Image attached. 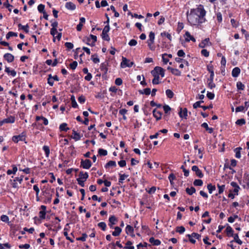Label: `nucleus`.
<instances>
[{
	"instance_id": "obj_1",
	"label": "nucleus",
	"mask_w": 249,
	"mask_h": 249,
	"mask_svg": "<svg viewBox=\"0 0 249 249\" xmlns=\"http://www.w3.org/2000/svg\"><path fill=\"white\" fill-rule=\"evenodd\" d=\"M205 14L206 11L201 5L196 8L191 9L190 14L188 11L186 13L188 22L194 25L204 22L205 21Z\"/></svg>"
},
{
	"instance_id": "obj_2",
	"label": "nucleus",
	"mask_w": 249,
	"mask_h": 249,
	"mask_svg": "<svg viewBox=\"0 0 249 249\" xmlns=\"http://www.w3.org/2000/svg\"><path fill=\"white\" fill-rule=\"evenodd\" d=\"M89 178V175L88 173L81 171L79 173V178H77V181L79 185L81 187H84V182Z\"/></svg>"
},
{
	"instance_id": "obj_3",
	"label": "nucleus",
	"mask_w": 249,
	"mask_h": 249,
	"mask_svg": "<svg viewBox=\"0 0 249 249\" xmlns=\"http://www.w3.org/2000/svg\"><path fill=\"white\" fill-rule=\"evenodd\" d=\"M134 65L133 62H130V60L126 58L125 57H123L122 62L121 63V66L122 68L131 67Z\"/></svg>"
},
{
	"instance_id": "obj_4",
	"label": "nucleus",
	"mask_w": 249,
	"mask_h": 249,
	"mask_svg": "<svg viewBox=\"0 0 249 249\" xmlns=\"http://www.w3.org/2000/svg\"><path fill=\"white\" fill-rule=\"evenodd\" d=\"M91 165V162L89 160H81L80 166L84 169H89Z\"/></svg>"
},
{
	"instance_id": "obj_5",
	"label": "nucleus",
	"mask_w": 249,
	"mask_h": 249,
	"mask_svg": "<svg viewBox=\"0 0 249 249\" xmlns=\"http://www.w3.org/2000/svg\"><path fill=\"white\" fill-rule=\"evenodd\" d=\"M15 118L13 116H10L7 118H5L3 120L0 121V126H1L3 124L5 123H13L15 122Z\"/></svg>"
},
{
	"instance_id": "obj_6",
	"label": "nucleus",
	"mask_w": 249,
	"mask_h": 249,
	"mask_svg": "<svg viewBox=\"0 0 249 249\" xmlns=\"http://www.w3.org/2000/svg\"><path fill=\"white\" fill-rule=\"evenodd\" d=\"M192 170L195 172L196 175L200 178H201L203 177V174H202L201 171L198 168L197 166L194 165L192 167Z\"/></svg>"
},
{
	"instance_id": "obj_7",
	"label": "nucleus",
	"mask_w": 249,
	"mask_h": 249,
	"mask_svg": "<svg viewBox=\"0 0 249 249\" xmlns=\"http://www.w3.org/2000/svg\"><path fill=\"white\" fill-rule=\"evenodd\" d=\"M108 220V225L110 226V228H114L113 226L115 225L118 221L117 218L114 215H111L109 217Z\"/></svg>"
},
{
	"instance_id": "obj_8",
	"label": "nucleus",
	"mask_w": 249,
	"mask_h": 249,
	"mask_svg": "<svg viewBox=\"0 0 249 249\" xmlns=\"http://www.w3.org/2000/svg\"><path fill=\"white\" fill-rule=\"evenodd\" d=\"M152 71H155L156 73L158 75L160 74L161 77H164V70L163 69L160 67L157 66L154 68V70Z\"/></svg>"
},
{
	"instance_id": "obj_9",
	"label": "nucleus",
	"mask_w": 249,
	"mask_h": 249,
	"mask_svg": "<svg viewBox=\"0 0 249 249\" xmlns=\"http://www.w3.org/2000/svg\"><path fill=\"white\" fill-rule=\"evenodd\" d=\"M151 73L154 76V79L152 80V83L154 85L158 84L159 83V75L156 73L155 71H151Z\"/></svg>"
},
{
	"instance_id": "obj_10",
	"label": "nucleus",
	"mask_w": 249,
	"mask_h": 249,
	"mask_svg": "<svg viewBox=\"0 0 249 249\" xmlns=\"http://www.w3.org/2000/svg\"><path fill=\"white\" fill-rule=\"evenodd\" d=\"M108 63L107 62H105L101 64L100 70L102 71L104 74H107V72Z\"/></svg>"
},
{
	"instance_id": "obj_11",
	"label": "nucleus",
	"mask_w": 249,
	"mask_h": 249,
	"mask_svg": "<svg viewBox=\"0 0 249 249\" xmlns=\"http://www.w3.org/2000/svg\"><path fill=\"white\" fill-rule=\"evenodd\" d=\"M185 41L186 42H189L190 40H192L193 42H196V39L191 35L190 33L188 31L186 32L185 34Z\"/></svg>"
},
{
	"instance_id": "obj_12",
	"label": "nucleus",
	"mask_w": 249,
	"mask_h": 249,
	"mask_svg": "<svg viewBox=\"0 0 249 249\" xmlns=\"http://www.w3.org/2000/svg\"><path fill=\"white\" fill-rule=\"evenodd\" d=\"M178 114L180 117L184 118L186 119L187 116V109L186 108H184L183 110L182 108H180V111L178 112Z\"/></svg>"
},
{
	"instance_id": "obj_13",
	"label": "nucleus",
	"mask_w": 249,
	"mask_h": 249,
	"mask_svg": "<svg viewBox=\"0 0 249 249\" xmlns=\"http://www.w3.org/2000/svg\"><path fill=\"white\" fill-rule=\"evenodd\" d=\"M3 57L8 62H12L14 59V56L12 54L9 53H5Z\"/></svg>"
},
{
	"instance_id": "obj_14",
	"label": "nucleus",
	"mask_w": 249,
	"mask_h": 249,
	"mask_svg": "<svg viewBox=\"0 0 249 249\" xmlns=\"http://www.w3.org/2000/svg\"><path fill=\"white\" fill-rule=\"evenodd\" d=\"M153 115L156 118L157 120H159L161 118L162 113L159 111H157L156 109L153 110Z\"/></svg>"
},
{
	"instance_id": "obj_15",
	"label": "nucleus",
	"mask_w": 249,
	"mask_h": 249,
	"mask_svg": "<svg viewBox=\"0 0 249 249\" xmlns=\"http://www.w3.org/2000/svg\"><path fill=\"white\" fill-rule=\"evenodd\" d=\"M25 140L24 136L23 135H18V136H14L12 138V140L15 142L17 143L19 141H23Z\"/></svg>"
},
{
	"instance_id": "obj_16",
	"label": "nucleus",
	"mask_w": 249,
	"mask_h": 249,
	"mask_svg": "<svg viewBox=\"0 0 249 249\" xmlns=\"http://www.w3.org/2000/svg\"><path fill=\"white\" fill-rule=\"evenodd\" d=\"M209 43L211 44V43L209 42V38H207L201 41V42L199 44V47L200 48H203L206 46L209 45Z\"/></svg>"
},
{
	"instance_id": "obj_17",
	"label": "nucleus",
	"mask_w": 249,
	"mask_h": 249,
	"mask_svg": "<svg viewBox=\"0 0 249 249\" xmlns=\"http://www.w3.org/2000/svg\"><path fill=\"white\" fill-rule=\"evenodd\" d=\"M113 229H114L115 231L112 232V235L114 236H118L120 235L122 231V229L119 227H115Z\"/></svg>"
},
{
	"instance_id": "obj_18",
	"label": "nucleus",
	"mask_w": 249,
	"mask_h": 249,
	"mask_svg": "<svg viewBox=\"0 0 249 249\" xmlns=\"http://www.w3.org/2000/svg\"><path fill=\"white\" fill-rule=\"evenodd\" d=\"M65 7L68 9L74 10L76 8L75 5L71 2H68L66 3Z\"/></svg>"
},
{
	"instance_id": "obj_19",
	"label": "nucleus",
	"mask_w": 249,
	"mask_h": 249,
	"mask_svg": "<svg viewBox=\"0 0 249 249\" xmlns=\"http://www.w3.org/2000/svg\"><path fill=\"white\" fill-rule=\"evenodd\" d=\"M73 135L71 136V138L73 139L75 141H77L80 139L81 136L79 133H77L74 130H72Z\"/></svg>"
},
{
	"instance_id": "obj_20",
	"label": "nucleus",
	"mask_w": 249,
	"mask_h": 249,
	"mask_svg": "<svg viewBox=\"0 0 249 249\" xmlns=\"http://www.w3.org/2000/svg\"><path fill=\"white\" fill-rule=\"evenodd\" d=\"M240 72V69L238 67H235L232 71V76L236 77L239 75Z\"/></svg>"
},
{
	"instance_id": "obj_21",
	"label": "nucleus",
	"mask_w": 249,
	"mask_h": 249,
	"mask_svg": "<svg viewBox=\"0 0 249 249\" xmlns=\"http://www.w3.org/2000/svg\"><path fill=\"white\" fill-rule=\"evenodd\" d=\"M226 232L228 236H232L233 234V231L231 227L230 226H228L226 229Z\"/></svg>"
},
{
	"instance_id": "obj_22",
	"label": "nucleus",
	"mask_w": 249,
	"mask_h": 249,
	"mask_svg": "<svg viewBox=\"0 0 249 249\" xmlns=\"http://www.w3.org/2000/svg\"><path fill=\"white\" fill-rule=\"evenodd\" d=\"M149 242L153 245L158 246L160 244V241L158 239H155L154 237H151L149 239Z\"/></svg>"
},
{
	"instance_id": "obj_23",
	"label": "nucleus",
	"mask_w": 249,
	"mask_h": 249,
	"mask_svg": "<svg viewBox=\"0 0 249 249\" xmlns=\"http://www.w3.org/2000/svg\"><path fill=\"white\" fill-rule=\"evenodd\" d=\"M67 124L66 123H62L59 126V129L60 131H67L70 129L69 127H67Z\"/></svg>"
},
{
	"instance_id": "obj_24",
	"label": "nucleus",
	"mask_w": 249,
	"mask_h": 249,
	"mask_svg": "<svg viewBox=\"0 0 249 249\" xmlns=\"http://www.w3.org/2000/svg\"><path fill=\"white\" fill-rule=\"evenodd\" d=\"M139 93L142 94H145L146 95H148L150 94L151 89L150 88H146L142 90H140L139 91Z\"/></svg>"
},
{
	"instance_id": "obj_25",
	"label": "nucleus",
	"mask_w": 249,
	"mask_h": 249,
	"mask_svg": "<svg viewBox=\"0 0 249 249\" xmlns=\"http://www.w3.org/2000/svg\"><path fill=\"white\" fill-rule=\"evenodd\" d=\"M201 126L206 129L209 133H212L213 132V128L209 127L208 124L206 123H204L201 124Z\"/></svg>"
},
{
	"instance_id": "obj_26",
	"label": "nucleus",
	"mask_w": 249,
	"mask_h": 249,
	"mask_svg": "<svg viewBox=\"0 0 249 249\" xmlns=\"http://www.w3.org/2000/svg\"><path fill=\"white\" fill-rule=\"evenodd\" d=\"M18 28L23 30L26 33H29V26L28 24L23 26L21 24L19 23L18 25Z\"/></svg>"
},
{
	"instance_id": "obj_27",
	"label": "nucleus",
	"mask_w": 249,
	"mask_h": 249,
	"mask_svg": "<svg viewBox=\"0 0 249 249\" xmlns=\"http://www.w3.org/2000/svg\"><path fill=\"white\" fill-rule=\"evenodd\" d=\"M5 71L7 73L10 74L13 76H15L16 75V71L15 70L10 71L8 67H6Z\"/></svg>"
},
{
	"instance_id": "obj_28",
	"label": "nucleus",
	"mask_w": 249,
	"mask_h": 249,
	"mask_svg": "<svg viewBox=\"0 0 249 249\" xmlns=\"http://www.w3.org/2000/svg\"><path fill=\"white\" fill-rule=\"evenodd\" d=\"M186 192L188 195H192L196 192V189L193 187H191L190 188H187L186 189Z\"/></svg>"
},
{
	"instance_id": "obj_29",
	"label": "nucleus",
	"mask_w": 249,
	"mask_h": 249,
	"mask_svg": "<svg viewBox=\"0 0 249 249\" xmlns=\"http://www.w3.org/2000/svg\"><path fill=\"white\" fill-rule=\"evenodd\" d=\"M116 166V163L115 161L110 160L105 166V167L107 169L110 166L115 167Z\"/></svg>"
},
{
	"instance_id": "obj_30",
	"label": "nucleus",
	"mask_w": 249,
	"mask_h": 249,
	"mask_svg": "<svg viewBox=\"0 0 249 249\" xmlns=\"http://www.w3.org/2000/svg\"><path fill=\"white\" fill-rule=\"evenodd\" d=\"M71 106L72 107L76 108L78 107L77 103L75 101V97L73 95H72L71 97Z\"/></svg>"
},
{
	"instance_id": "obj_31",
	"label": "nucleus",
	"mask_w": 249,
	"mask_h": 249,
	"mask_svg": "<svg viewBox=\"0 0 249 249\" xmlns=\"http://www.w3.org/2000/svg\"><path fill=\"white\" fill-rule=\"evenodd\" d=\"M242 149V148L239 147L235 149L234 151L235 152V157L237 158H240L241 157V153L240 151Z\"/></svg>"
},
{
	"instance_id": "obj_32",
	"label": "nucleus",
	"mask_w": 249,
	"mask_h": 249,
	"mask_svg": "<svg viewBox=\"0 0 249 249\" xmlns=\"http://www.w3.org/2000/svg\"><path fill=\"white\" fill-rule=\"evenodd\" d=\"M64 235L66 237V239L68 240H69L71 243H73L74 242L73 240L71 238L68 236V234L67 232L68 229L66 228H64Z\"/></svg>"
},
{
	"instance_id": "obj_33",
	"label": "nucleus",
	"mask_w": 249,
	"mask_h": 249,
	"mask_svg": "<svg viewBox=\"0 0 249 249\" xmlns=\"http://www.w3.org/2000/svg\"><path fill=\"white\" fill-rule=\"evenodd\" d=\"M18 34L17 33L9 32L6 35V38L7 39H9L11 36H17Z\"/></svg>"
},
{
	"instance_id": "obj_34",
	"label": "nucleus",
	"mask_w": 249,
	"mask_h": 249,
	"mask_svg": "<svg viewBox=\"0 0 249 249\" xmlns=\"http://www.w3.org/2000/svg\"><path fill=\"white\" fill-rule=\"evenodd\" d=\"M207 188L209 190V193H212V192L215 190L216 188L214 185H213L212 184H208L207 185Z\"/></svg>"
},
{
	"instance_id": "obj_35",
	"label": "nucleus",
	"mask_w": 249,
	"mask_h": 249,
	"mask_svg": "<svg viewBox=\"0 0 249 249\" xmlns=\"http://www.w3.org/2000/svg\"><path fill=\"white\" fill-rule=\"evenodd\" d=\"M232 236L234 237V241L235 242L239 245H241L242 244V241L239 239L238 235L237 233L234 234Z\"/></svg>"
},
{
	"instance_id": "obj_36",
	"label": "nucleus",
	"mask_w": 249,
	"mask_h": 249,
	"mask_svg": "<svg viewBox=\"0 0 249 249\" xmlns=\"http://www.w3.org/2000/svg\"><path fill=\"white\" fill-rule=\"evenodd\" d=\"M98 226L104 231L106 230L107 225L104 222L99 223L98 224Z\"/></svg>"
},
{
	"instance_id": "obj_37",
	"label": "nucleus",
	"mask_w": 249,
	"mask_h": 249,
	"mask_svg": "<svg viewBox=\"0 0 249 249\" xmlns=\"http://www.w3.org/2000/svg\"><path fill=\"white\" fill-rule=\"evenodd\" d=\"M98 154L100 156H106L107 154V152L106 150L100 148L98 150Z\"/></svg>"
},
{
	"instance_id": "obj_38",
	"label": "nucleus",
	"mask_w": 249,
	"mask_h": 249,
	"mask_svg": "<svg viewBox=\"0 0 249 249\" xmlns=\"http://www.w3.org/2000/svg\"><path fill=\"white\" fill-rule=\"evenodd\" d=\"M134 229L132 226L130 225H127L125 228V231L127 234H128L129 233H132Z\"/></svg>"
},
{
	"instance_id": "obj_39",
	"label": "nucleus",
	"mask_w": 249,
	"mask_h": 249,
	"mask_svg": "<svg viewBox=\"0 0 249 249\" xmlns=\"http://www.w3.org/2000/svg\"><path fill=\"white\" fill-rule=\"evenodd\" d=\"M17 167L15 166V165H13V170H8L7 171V174L8 175H11L12 174H15L16 172H17Z\"/></svg>"
},
{
	"instance_id": "obj_40",
	"label": "nucleus",
	"mask_w": 249,
	"mask_h": 249,
	"mask_svg": "<svg viewBox=\"0 0 249 249\" xmlns=\"http://www.w3.org/2000/svg\"><path fill=\"white\" fill-rule=\"evenodd\" d=\"M189 238L193 237H195L197 239H199V238L201 237L200 235L195 232H193L192 233V234H187V235Z\"/></svg>"
},
{
	"instance_id": "obj_41",
	"label": "nucleus",
	"mask_w": 249,
	"mask_h": 249,
	"mask_svg": "<svg viewBox=\"0 0 249 249\" xmlns=\"http://www.w3.org/2000/svg\"><path fill=\"white\" fill-rule=\"evenodd\" d=\"M166 92V94L167 95V96L169 98H173V96H174V93L173 92V91L170 90V89H167L165 91Z\"/></svg>"
},
{
	"instance_id": "obj_42",
	"label": "nucleus",
	"mask_w": 249,
	"mask_h": 249,
	"mask_svg": "<svg viewBox=\"0 0 249 249\" xmlns=\"http://www.w3.org/2000/svg\"><path fill=\"white\" fill-rule=\"evenodd\" d=\"M236 87L239 90H244L245 86L241 82H238L236 84Z\"/></svg>"
},
{
	"instance_id": "obj_43",
	"label": "nucleus",
	"mask_w": 249,
	"mask_h": 249,
	"mask_svg": "<svg viewBox=\"0 0 249 249\" xmlns=\"http://www.w3.org/2000/svg\"><path fill=\"white\" fill-rule=\"evenodd\" d=\"M203 184V181L201 179H195L194 181V185L195 186H201Z\"/></svg>"
},
{
	"instance_id": "obj_44",
	"label": "nucleus",
	"mask_w": 249,
	"mask_h": 249,
	"mask_svg": "<svg viewBox=\"0 0 249 249\" xmlns=\"http://www.w3.org/2000/svg\"><path fill=\"white\" fill-rule=\"evenodd\" d=\"M48 83L51 86H53V80L51 74L49 75V77L48 78Z\"/></svg>"
},
{
	"instance_id": "obj_45",
	"label": "nucleus",
	"mask_w": 249,
	"mask_h": 249,
	"mask_svg": "<svg viewBox=\"0 0 249 249\" xmlns=\"http://www.w3.org/2000/svg\"><path fill=\"white\" fill-rule=\"evenodd\" d=\"M185 228L183 226L178 227L177 228L176 231L181 234L185 231Z\"/></svg>"
},
{
	"instance_id": "obj_46",
	"label": "nucleus",
	"mask_w": 249,
	"mask_h": 249,
	"mask_svg": "<svg viewBox=\"0 0 249 249\" xmlns=\"http://www.w3.org/2000/svg\"><path fill=\"white\" fill-rule=\"evenodd\" d=\"M160 36H165L167 37V38L169 40H172V37H171V36L170 34H169L168 33H166L165 32H164L163 33H161L160 34Z\"/></svg>"
},
{
	"instance_id": "obj_47",
	"label": "nucleus",
	"mask_w": 249,
	"mask_h": 249,
	"mask_svg": "<svg viewBox=\"0 0 249 249\" xmlns=\"http://www.w3.org/2000/svg\"><path fill=\"white\" fill-rule=\"evenodd\" d=\"M44 5L40 4L38 6L37 9L40 13H43V12H45L44 10Z\"/></svg>"
},
{
	"instance_id": "obj_48",
	"label": "nucleus",
	"mask_w": 249,
	"mask_h": 249,
	"mask_svg": "<svg viewBox=\"0 0 249 249\" xmlns=\"http://www.w3.org/2000/svg\"><path fill=\"white\" fill-rule=\"evenodd\" d=\"M235 123L237 125H242L246 123V121L244 119H240L237 120Z\"/></svg>"
},
{
	"instance_id": "obj_49",
	"label": "nucleus",
	"mask_w": 249,
	"mask_h": 249,
	"mask_svg": "<svg viewBox=\"0 0 249 249\" xmlns=\"http://www.w3.org/2000/svg\"><path fill=\"white\" fill-rule=\"evenodd\" d=\"M87 234L84 233L82 234L81 237L77 238L76 240L79 241H86V239L87 237Z\"/></svg>"
},
{
	"instance_id": "obj_50",
	"label": "nucleus",
	"mask_w": 249,
	"mask_h": 249,
	"mask_svg": "<svg viewBox=\"0 0 249 249\" xmlns=\"http://www.w3.org/2000/svg\"><path fill=\"white\" fill-rule=\"evenodd\" d=\"M149 39L147 41H150L151 42H154L155 39V34L153 32H151L149 35Z\"/></svg>"
},
{
	"instance_id": "obj_51",
	"label": "nucleus",
	"mask_w": 249,
	"mask_h": 249,
	"mask_svg": "<svg viewBox=\"0 0 249 249\" xmlns=\"http://www.w3.org/2000/svg\"><path fill=\"white\" fill-rule=\"evenodd\" d=\"M101 36H102V38L104 40H107V41H109L110 40V38H109L107 33H104L102 32Z\"/></svg>"
},
{
	"instance_id": "obj_52",
	"label": "nucleus",
	"mask_w": 249,
	"mask_h": 249,
	"mask_svg": "<svg viewBox=\"0 0 249 249\" xmlns=\"http://www.w3.org/2000/svg\"><path fill=\"white\" fill-rule=\"evenodd\" d=\"M43 149L44 150L45 154L47 157H48L50 154V149L48 146H44L43 147Z\"/></svg>"
},
{
	"instance_id": "obj_53",
	"label": "nucleus",
	"mask_w": 249,
	"mask_h": 249,
	"mask_svg": "<svg viewBox=\"0 0 249 249\" xmlns=\"http://www.w3.org/2000/svg\"><path fill=\"white\" fill-rule=\"evenodd\" d=\"M119 175H120V178L119 179V182H121V183H122L123 180H124L125 178L128 177V175H126L125 174L122 175V174H120Z\"/></svg>"
},
{
	"instance_id": "obj_54",
	"label": "nucleus",
	"mask_w": 249,
	"mask_h": 249,
	"mask_svg": "<svg viewBox=\"0 0 249 249\" xmlns=\"http://www.w3.org/2000/svg\"><path fill=\"white\" fill-rule=\"evenodd\" d=\"M4 248L10 249L11 248V246L8 243L0 244V249H4Z\"/></svg>"
},
{
	"instance_id": "obj_55",
	"label": "nucleus",
	"mask_w": 249,
	"mask_h": 249,
	"mask_svg": "<svg viewBox=\"0 0 249 249\" xmlns=\"http://www.w3.org/2000/svg\"><path fill=\"white\" fill-rule=\"evenodd\" d=\"M173 74L179 76L181 74V72L178 69H173V70H172V71H171Z\"/></svg>"
},
{
	"instance_id": "obj_56",
	"label": "nucleus",
	"mask_w": 249,
	"mask_h": 249,
	"mask_svg": "<svg viewBox=\"0 0 249 249\" xmlns=\"http://www.w3.org/2000/svg\"><path fill=\"white\" fill-rule=\"evenodd\" d=\"M217 187L218 188V193L219 194L222 193L225 189V185H223L220 186L219 184H218Z\"/></svg>"
},
{
	"instance_id": "obj_57",
	"label": "nucleus",
	"mask_w": 249,
	"mask_h": 249,
	"mask_svg": "<svg viewBox=\"0 0 249 249\" xmlns=\"http://www.w3.org/2000/svg\"><path fill=\"white\" fill-rule=\"evenodd\" d=\"M137 44V41L135 39H131L128 43V44L130 46H136Z\"/></svg>"
},
{
	"instance_id": "obj_58",
	"label": "nucleus",
	"mask_w": 249,
	"mask_h": 249,
	"mask_svg": "<svg viewBox=\"0 0 249 249\" xmlns=\"http://www.w3.org/2000/svg\"><path fill=\"white\" fill-rule=\"evenodd\" d=\"M65 46L68 49H71L73 47V44L71 42H66L65 44Z\"/></svg>"
},
{
	"instance_id": "obj_59",
	"label": "nucleus",
	"mask_w": 249,
	"mask_h": 249,
	"mask_svg": "<svg viewBox=\"0 0 249 249\" xmlns=\"http://www.w3.org/2000/svg\"><path fill=\"white\" fill-rule=\"evenodd\" d=\"M201 54L205 57H208L209 55V52L206 49H203L201 52Z\"/></svg>"
},
{
	"instance_id": "obj_60",
	"label": "nucleus",
	"mask_w": 249,
	"mask_h": 249,
	"mask_svg": "<svg viewBox=\"0 0 249 249\" xmlns=\"http://www.w3.org/2000/svg\"><path fill=\"white\" fill-rule=\"evenodd\" d=\"M163 110L165 113H167L168 111H170L171 108L168 105H164L163 107Z\"/></svg>"
},
{
	"instance_id": "obj_61",
	"label": "nucleus",
	"mask_w": 249,
	"mask_h": 249,
	"mask_svg": "<svg viewBox=\"0 0 249 249\" xmlns=\"http://www.w3.org/2000/svg\"><path fill=\"white\" fill-rule=\"evenodd\" d=\"M115 83L116 85H117L118 86H120L122 84L123 81L121 78H117L115 80Z\"/></svg>"
},
{
	"instance_id": "obj_62",
	"label": "nucleus",
	"mask_w": 249,
	"mask_h": 249,
	"mask_svg": "<svg viewBox=\"0 0 249 249\" xmlns=\"http://www.w3.org/2000/svg\"><path fill=\"white\" fill-rule=\"evenodd\" d=\"M207 96L209 99L212 100L214 97V94L212 92H208L207 94Z\"/></svg>"
},
{
	"instance_id": "obj_63",
	"label": "nucleus",
	"mask_w": 249,
	"mask_h": 249,
	"mask_svg": "<svg viewBox=\"0 0 249 249\" xmlns=\"http://www.w3.org/2000/svg\"><path fill=\"white\" fill-rule=\"evenodd\" d=\"M1 220L5 222H7L9 221V217L6 215H2L1 216Z\"/></svg>"
},
{
	"instance_id": "obj_64",
	"label": "nucleus",
	"mask_w": 249,
	"mask_h": 249,
	"mask_svg": "<svg viewBox=\"0 0 249 249\" xmlns=\"http://www.w3.org/2000/svg\"><path fill=\"white\" fill-rule=\"evenodd\" d=\"M77 66V62L76 61H73L72 63L70 64V67L71 69L74 70L76 69Z\"/></svg>"
}]
</instances>
